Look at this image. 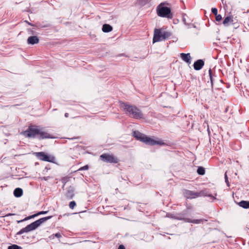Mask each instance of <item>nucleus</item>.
I'll return each mask as SVG.
<instances>
[{"label":"nucleus","instance_id":"1","mask_svg":"<svg viewBox=\"0 0 249 249\" xmlns=\"http://www.w3.org/2000/svg\"><path fill=\"white\" fill-rule=\"evenodd\" d=\"M22 134L27 138H37L38 139H54L49 133L43 131L38 128L37 126H30L28 128L23 131Z\"/></svg>","mask_w":249,"mask_h":249},{"label":"nucleus","instance_id":"2","mask_svg":"<svg viewBox=\"0 0 249 249\" xmlns=\"http://www.w3.org/2000/svg\"><path fill=\"white\" fill-rule=\"evenodd\" d=\"M121 108L130 117L136 119L143 118V115L141 110L135 106L123 103L121 104Z\"/></svg>","mask_w":249,"mask_h":249},{"label":"nucleus","instance_id":"3","mask_svg":"<svg viewBox=\"0 0 249 249\" xmlns=\"http://www.w3.org/2000/svg\"><path fill=\"white\" fill-rule=\"evenodd\" d=\"M52 217V216L44 217L35 221V222L27 225L26 227L21 229L19 231H18L17 233V235H20L24 232H28L36 230L41 224L46 221L47 220L51 219Z\"/></svg>","mask_w":249,"mask_h":249},{"label":"nucleus","instance_id":"4","mask_svg":"<svg viewBox=\"0 0 249 249\" xmlns=\"http://www.w3.org/2000/svg\"><path fill=\"white\" fill-rule=\"evenodd\" d=\"M164 3H161L157 6V15L160 17L172 18L173 14L171 13V9L169 7L164 6Z\"/></svg>","mask_w":249,"mask_h":249},{"label":"nucleus","instance_id":"5","mask_svg":"<svg viewBox=\"0 0 249 249\" xmlns=\"http://www.w3.org/2000/svg\"><path fill=\"white\" fill-rule=\"evenodd\" d=\"M35 154L38 159L43 161L54 162L55 160L54 156L46 154L43 152H36Z\"/></svg>","mask_w":249,"mask_h":249},{"label":"nucleus","instance_id":"6","mask_svg":"<svg viewBox=\"0 0 249 249\" xmlns=\"http://www.w3.org/2000/svg\"><path fill=\"white\" fill-rule=\"evenodd\" d=\"M100 159L107 163H114L118 162V159L112 155L107 154H103L100 156Z\"/></svg>","mask_w":249,"mask_h":249},{"label":"nucleus","instance_id":"7","mask_svg":"<svg viewBox=\"0 0 249 249\" xmlns=\"http://www.w3.org/2000/svg\"><path fill=\"white\" fill-rule=\"evenodd\" d=\"M162 31L160 29H155L154 30L153 39V43L163 40L162 39Z\"/></svg>","mask_w":249,"mask_h":249},{"label":"nucleus","instance_id":"8","mask_svg":"<svg viewBox=\"0 0 249 249\" xmlns=\"http://www.w3.org/2000/svg\"><path fill=\"white\" fill-rule=\"evenodd\" d=\"M143 142L145 143L146 144H148L150 145H154L156 144L161 145L163 144V143L161 141H156L153 139H152L149 137L146 136L144 138V140Z\"/></svg>","mask_w":249,"mask_h":249},{"label":"nucleus","instance_id":"9","mask_svg":"<svg viewBox=\"0 0 249 249\" xmlns=\"http://www.w3.org/2000/svg\"><path fill=\"white\" fill-rule=\"evenodd\" d=\"M230 23L233 24L234 27L236 28L235 27L236 23L235 22V19H233V17L231 15L226 17L223 21V24L226 26H229Z\"/></svg>","mask_w":249,"mask_h":249},{"label":"nucleus","instance_id":"10","mask_svg":"<svg viewBox=\"0 0 249 249\" xmlns=\"http://www.w3.org/2000/svg\"><path fill=\"white\" fill-rule=\"evenodd\" d=\"M184 196L187 199H193L198 197L197 192L188 190H185L184 192Z\"/></svg>","mask_w":249,"mask_h":249},{"label":"nucleus","instance_id":"11","mask_svg":"<svg viewBox=\"0 0 249 249\" xmlns=\"http://www.w3.org/2000/svg\"><path fill=\"white\" fill-rule=\"evenodd\" d=\"M177 217L179 218V219H177V220H183L185 222H187V220L189 218L187 217V211H183L180 213H177Z\"/></svg>","mask_w":249,"mask_h":249},{"label":"nucleus","instance_id":"12","mask_svg":"<svg viewBox=\"0 0 249 249\" xmlns=\"http://www.w3.org/2000/svg\"><path fill=\"white\" fill-rule=\"evenodd\" d=\"M204 65V62L202 59H198L194 63V68L196 71L201 70Z\"/></svg>","mask_w":249,"mask_h":249},{"label":"nucleus","instance_id":"13","mask_svg":"<svg viewBox=\"0 0 249 249\" xmlns=\"http://www.w3.org/2000/svg\"><path fill=\"white\" fill-rule=\"evenodd\" d=\"M133 136L134 138H135L137 140H139L141 142H143L146 135L143 134L141 133L138 131H134L133 132Z\"/></svg>","mask_w":249,"mask_h":249},{"label":"nucleus","instance_id":"14","mask_svg":"<svg viewBox=\"0 0 249 249\" xmlns=\"http://www.w3.org/2000/svg\"><path fill=\"white\" fill-rule=\"evenodd\" d=\"M180 56L181 58L183 61L185 62L186 63L190 64L191 63V57L190 55V53H181L180 54Z\"/></svg>","mask_w":249,"mask_h":249},{"label":"nucleus","instance_id":"15","mask_svg":"<svg viewBox=\"0 0 249 249\" xmlns=\"http://www.w3.org/2000/svg\"><path fill=\"white\" fill-rule=\"evenodd\" d=\"M39 38L37 36H31L27 39V43L29 44L34 45L38 43Z\"/></svg>","mask_w":249,"mask_h":249},{"label":"nucleus","instance_id":"16","mask_svg":"<svg viewBox=\"0 0 249 249\" xmlns=\"http://www.w3.org/2000/svg\"><path fill=\"white\" fill-rule=\"evenodd\" d=\"M207 221V219H194L192 220L190 218H189L188 220H187V223H191L193 224H200L203 223L204 222Z\"/></svg>","mask_w":249,"mask_h":249},{"label":"nucleus","instance_id":"17","mask_svg":"<svg viewBox=\"0 0 249 249\" xmlns=\"http://www.w3.org/2000/svg\"><path fill=\"white\" fill-rule=\"evenodd\" d=\"M113 30L112 27L109 24H105L102 26V31L105 33H108Z\"/></svg>","mask_w":249,"mask_h":249},{"label":"nucleus","instance_id":"18","mask_svg":"<svg viewBox=\"0 0 249 249\" xmlns=\"http://www.w3.org/2000/svg\"><path fill=\"white\" fill-rule=\"evenodd\" d=\"M238 205L244 209H249V201L241 200L238 203Z\"/></svg>","mask_w":249,"mask_h":249},{"label":"nucleus","instance_id":"19","mask_svg":"<svg viewBox=\"0 0 249 249\" xmlns=\"http://www.w3.org/2000/svg\"><path fill=\"white\" fill-rule=\"evenodd\" d=\"M197 196H198V197L208 196L211 198L216 199L215 197L213 196L212 195H208L207 192L204 190H202L199 192H197Z\"/></svg>","mask_w":249,"mask_h":249},{"label":"nucleus","instance_id":"20","mask_svg":"<svg viewBox=\"0 0 249 249\" xmlns=\"http://www.w3.org/2000/svg\"><path fill=\"white\" fill-rule=\"evenodd\" d=\"M22 190L20 188H17L14 191V195L16 197H18L22 195Z\"/></svg>","mask_w":249,"mask_h":249},{"label":"nucleus","instance_id":"21","mask_svg":"<svg viewBox=\"0 0 249 249\" xmlns=\"http://www.w3.org/2000/svg\"><path fill=\"white\" fill-rule=\"evenodd\" d=\"M74 195V190L72 189H69L66 194V197L69 199H72Z\"/></svg>","mask_w":249,"mask_h":249},{"label":"nucleus","instance_id":"22","mask_svg":"<svg viewBox=\"0 0 249 249\" xmlns=\"http://www.w3.org/2000/svg\"><path fill=\"white\" fill-rule=\"evenodd\" d=\"M62 236V234L61 233L57 232V233H56L55 234H53L51 235L49 237V238L50 240H53L54 239L55 237H56L58 239L59 241L60 242V238H61Z\"/></svg>","mask_w":249,"mask_h":249},{"label":"nucleus","instance_id":"23","mask_svg":"<svg viewBox=\"0 0 249 249\" xmlns=\"http://www.w3.org/2000/svg\"><path fill=\"white\" fill-rule=\"evenodd\" d=\"M162 39H163V40L169 38L172 35L170 32L167 31H162Z\"/></svg>","mask_w":249,"mask_h":249},{"label":"nucleus","instance_id":"24","mask_svg":"<svg viewBox=\"0 0 249 249\" xmlns=\"http://www.w3.org/2000/svg\"><path fill=\"white\" fill-rule=\"evenodd\" d=\"M209 75L211 82V85H212V87H213V76H214V75L213 74L212 70L211 69H210L209 70Z\"/></svg>","mask_w":249,"mask_h":249},{"label":"nucleus","instance_id":"25","mask_svg":"<svg viewBox=\"0 0 249 249\" xmlns=\"http://www.w3.org/2000/svg\"><path fill=\"white\" fill-rule=\"evenodd\" d=\"M166 217L174 219H179V218L177 217V213H167Z\"/></svg>","mask_w":249,"mask_h":249},{"label":"nucleus","instance_id":"26","mask_svg":"<svg viewBox=\"0 0 249 249\" xmlns=\"http://www.w3.org/2000/svg\"><path fill=\"white\" fill-rule=\"evenodd\" d=\"M205 169L202 167H198V168L197 169V173L198 174L200 175H203L205 174Z\"/></svg>","mask_w":249,"mask_h":249},{"label":"nucleus","instance_id":"27","mask_svg":"<svg viewBox=\"0 0 249 249\" xmlns=\"http://www.w3.org/2000/svg\"><path fill=\"white\" fill-rule=\"evenodd\" d=\"M150 0H138V1L140 5L143 6L150 1Z\"/></svg>","mask_w":249,"mask_h":249},{"label":"nucleus","instance_id":"28","mask_svg":"<svg viewBox=\"0 0 249 249\" xmlns=\"http://www.w3.org/2000/svg\"><path fill=\"white\" fill-rule=\"evenodd\" d=\"M8 249H22V248L17 245H12L8 247Z\"/></svg>","mask_w":249,"mask_h":249},{"label":"nucleus","instance_id":"29","mask_svg":"<svg viewBox=\"0 0 249 249\" xmlns=\"http://www.w3.org/2000/svg\"><path fill=\"white\" fill-rule=\"evenodd\" d=\"M76 206V203L74 201H71L69 204V207L71 209H73Z\"/></svg>","mask_w":249,"mask_h":249},{"label":"nucleus","instance_id":"30","mask_svg":"<svg viewBox=\"0 0 249 249\" xmlns=\"http://www.w3.org/2000/svg\"><path fill=\"white\" fill-rule=\"evenodd\" d=\"M215 20L217 21H220L222 20V17L221 15H215Z\"/></svg>","mask_w":249,"mask_h":249},{"label":"nucleus","instance_id":"31","mask_svg":"<svg viewBox=\"0 0 249 249\" xmlns=\"http://www.w3.org/2000/svg\"><path fill=\"white\" fill-rule=\"evenodd\" d=\"M224 178H225V182L227 184V185L229 186H230V183L229 182V180H228V176H227V173L226 172L225 174V175H224Z\"/></svg>","mask_w":249,"mask_h":249},{"label":"nucleus","instance_id":"32","mask_svg":"<svg viewBox=\"0 0 249 249\" xmlns=\"http://www.w3.org/2000/svg\"><path fill=\"white\" fill-rule=\"evenodd\" d=\"M89 166L88 165H85L83 167H81V168H80L78 170L79 171H83V170H88L89 169Z\"/></svg>","mask_w":249,"mask_h":249},{"label":"nucleus","instance_id":"33","mask_svg":"<svg viewBox=\"0 0 249 249\" xmlns=\"http://www.w3.org/2000/svg\"><path fill=\"white\" fill-rule=\"evenodd\" d=\"M29 219H30L29 216H28V217H25L23 219H22V220H18L17 222L18 223H21V222L27 221V220H29Z\"/></svg>","mask_w":249,"mask_h":249},{"label":"nucleus","instance_id":"34","mask_svg":"<svg viewBox=\"0 0 249 249\" xmlns=\"http://www.w3.org/2000/svg\"><path fill=\"white\" fill-rule=\"evenodd\" d=\"M212 12L215 15L217 14V9L216 8H212Z\"/></svg>","mask_w":249,"mask_h":249},{"label":"nucleus","instance_id":"35","mask_svg":"<svg viewBox=\"0 0 249 249\" xmlns=\"http://www.w3.org/2000/svg\"><path fill=\"white\" fill-rule=\"evenodd\" d=\"M48 212V211H40L37 213V216L41 214H46Z\"/></svg>","mask_w":249,"mask_h":249},{"label":"nucleus","instance_id":"36","mask_svg":"<svg viewBox=\"0 0 249 249\" xmlns=\"http://www.w3.org/2000/svg\"><path fill=\"white\" fill-rule=\"evenodd\" d=\"M37 216V213H36V214H33L32 215L29 216V218H30V219H32L33 218H34V217H36Z\"/></svg>","mask_w":249,"mask_h":249},{"label":"nucleus","instance_id":"37","mask_svg":"<svg viewBox=\"0 0 249 249\" xmlns=\"http://www.w3.org/2000/svg\"><path fill=\"white\" fill-rule=\"evenodd\" d=\"M185 16H186V14H185V15L183 16V22H184V23L185 24L187 25V23H186V19H185Z\"/></svg>","mask_w":249,"mask_h":249},{"label":"nucleus","instance_id":"38","mask_svg":"<svg viewBox=\"0 0 249 249\" xmlns=\"http://www.w3.org/2000/svg\"><path fill=\"white\" fill-rule=\"evenodd\" d=\"M118 249H125V247H124V245H120L119 246Z\"/></svg>","mask_w":249,"mask_h":249},{"label":"nucleus","instance_id":"39","mask_svg":"<svg viewBox=\"0 0 249 249\" xmlns=\"http://www.w3.org/2000/svg\"><path fill=\"white\" fill-rule=\"evenodd\" d=\"M28 32H29L30 34H34V31L32 29H29Z\"/></svg>","mask_w":249,"mask_h":249},{"label":"nucleus","instance_id":"40","mask_svg":"<svg viewBox=\"0 0 249 249\" xmlns=\"http://www.w3.org/2000/svg\"><path fill=\"white\" fill-rule=\"evenodd\" d=\"M15 213H8L7 214H6L5 216H11V215H15Z\"/></svg>","mask_w":249,"mask_h":249},{"label":"nucleus","instance_id":"41","mask_svg":"<svg viewBox=\"0 0 249 249\" xmlns=\"http://www.w3.org/2000/svg\"><path fill=\"white\" fill-rule=\"evenodd\" d=\"M49 178V177H43V179L45 180H47Z\"/></svg>","mask_w":249,"mask_h":249},{"label":"nucleus","instance_id":"42","mask_svg":"<svg viewBox=\"0 0 249 249\" xmlns=\"http://www.w3.org/2000/svg\"><path fill=\"white\" fill-rule=\"evenodd\" d=\"M65 116L66 117H68L69 116V114H68V113H66L65 114Z\"/></svg>","mask_w":249,"mask_h":249},{"label":"nucleus","instance_id":"43","mask_svg":"<svg viewBox=\"0 0 249 249\" xmlns=\"http://www.w3.org/2000/svg\"><path fill=\"white\" fill-rule=\"evenodd\" d=\"M28 23V24L30 25H31V26H34L33 24H32L30 22H27Z\"/></svg>","mask_w":249,"mask_h":249},{"label":"nucleus","instance_id":"44","mask_svg":"<svg viewBox=\"0 0 249 249\" xmlns=\"http://www.w3.org/2000/svg\"><path fill=\"white\" fill-rule=\"evenodd\" d=\"M61 215H60L58 218L60 219L61 218Z\"/></svg>","mask_w":249,"mask_h":249}]
</instances>
